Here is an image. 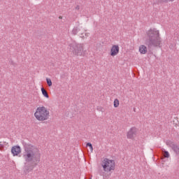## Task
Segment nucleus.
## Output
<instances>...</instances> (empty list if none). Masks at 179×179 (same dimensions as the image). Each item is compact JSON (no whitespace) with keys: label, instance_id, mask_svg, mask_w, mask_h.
Returning a JSON list of instances; mask_svg holds the SVG:
<instances>
[{"label":"nucleus","instance_id":"nucleus-15","mask_svg":"<svg viewBox=\"0 0 179 179\" xmlns=\"http://www.w3.org/2000/svg\"><path fill=\"white\" fill-rule=\"evenodd\" d=\"M113 106H114L115 108H117V107H118V106H120V101L117 99H115L114 100Z\"/></svg>","mask_w":179,"mask_h":179},{"label":"nucleus","instance_id":"nucleus-14","mask_svg":"<svg viewBox=\"0 0 179 179\" xmlns=\"http://www.w3.org/2000/svg\"><path fill=\"white\" fill-rule=\"evenodd\" d=\"M162 155L164 157H170V153H169V151H166L165 150H162Z\"/></svg>","mask_w":179,"mask_h":179},{"label":"nucleus","instance_id":"nucleus-18","mask_svg":"<svg viewBox=\"0 0 179 179\" xmlns=\"http://www.w3.org/2000/svg\"><path fill=\"white\" fill-rule=\"evenodd\" d=\"M79 9H80V6H77L76 7V10H79Z\"/></svg>","mask_w":179,"mask_h":179},{"label":"nucleus","instance_id":"nucleus-7","mask_svg":"<svg viewBox=\"0 0 179 179\" xmlns=\"http://www.w3.org/2000/svg\"><path fill=\"white\" fill-rule=\"evenodd\" d=\"M138 132V130L136 127H131L129 131L127 132V138L128 139H134L135 136H136V133Z\"/></svg>","mask_w":179,"mask_h":179},{"label":"nucleus","instance_id":"nucleus-22","mask_svg":"<svg viewBox=\"0 0 179 179\" xmlns=\"http://www.w3.org/2000/svg\"><path fill=\"white\" fill-rule=\"evenodd\" d=\"M90 179H92V178H90Z\"/></svg>","mask_w":179,"mask_h":179},{"label":"nucleus","instance_id":"nucleus-2","mask_svg":"<svg viewBox=\"0 0 179 179\" xmlns=\"http://www.w3.org/2000/svg\"><path fill=\"white\" fill-rule=\"evenodd\" d=\"M148 38L145 40V45L148 48H152V47H162V38L160 37V33L159 30L156 29H150L147 32Z\"/></svg>","mask_w":179,"mask_h":179},{"label":"nucleus","instance_id":"nucleus-1","mask_svg":"<svg viewBox=\"0 0 179 179\" xmlns=\"http://www.w3.org/2000/svg\"><path fill=\"white\" fill-rule=\"evenodd\" d=\"M23 159L25 160L28 165L24 166V173L29 174L30 171H33L41 160V154L40 150L36 147L31 144L24 143V152L22 155Z\"/></svg>","mask_w":179,"mask_h":179},{"label":"nucleus","instance_id":"nucleus-19","mask_svg":"<svg viewBox=\"0 0 179 179\" xmlns=\"http://www.w3.org/2000/svg\"><path fill=\"white\" fill-rule=\"evenodd\" d=\"M162 2H167V0H161ZM171 2H173L174 0H169Z\"/></svg>","mask_w":179,"mask_h":179},{"label":"nucleus","instance_id":"nucleus-9","mask_svg":"<svg viewBox=\"0 0 179 179\" xmlns=\"http://www.w3.org/2000/svg\"><path fill=\"white\" fill-rule=\"evenodd\" d=\"M72 34L73 36H76V34H78L81 38H85V35L83 34V31L80 29V28L78 27H74L72 30Z\"/></svg>","mask_w":179,"mask_h":179},{"label":"nucleus","instance_id":"nucleus-20","mask_svg":"<svg viewBox=\"0 0 179 179\" xmlns=\"http://www.w3.org/2000/svg\"><path fill=\"white\" fill-rule=\"evenodd\" d=\"M59 19H62V16H59Z\"/></svg>","mask_w":179,"mask_h":179},{"label":"nucleus","instance_id":"nucleus-8","mask_svg":"<svg viewBox=\"0 0 179 179\" xmlns=\"http://www.w3.org/2000/svg\"><path fill=\"white\" fill-rule=\"evenodd\" d=\"M11 153L13 156H19L20 153H22V148L19 145H14L11 148Z\"/></svg>","mask_w":179,"mask_h":179},{"label":"nucleus","instance_id":"nucleus-11","mask_svg":"<svg viewBox=\"0 0 179 179\" xmlns=\"http://www.w3.org/2000/svg\"><path fill=\"white\" fill-rule=\"evenodd\" d=\"M139 52L141 54H146L148 52V48L145 46V45H141L139 47Z\"/></svg>","mask_w":179,"mask_h":179},{"label":"nucleus","instance_id":"nucleus-10","mask_svg":"<svg viewBox=\"0 0 179 179\" xmlns=\"http://www.w3.org/2000/svg\"><path fill=\"white\" fill-rule=\"evenodd\" d=\"M120 52V47L117 45H113L110 50V55L111 57H115Z\"/></svg>","mask_w":179,"mask_h":179},{"label":"nucleus","instance_id":"nucleus-4","mask_svg":"<svg viewBox=\"0 0 179 179\" xmlns=\"http://www.w3.org/2000/svg\"><path fill=\"white\" fill-rule=\"evenodd\" d=\"M69 47L73 55H76V57H82L83 55V44L73 41L69 45Z\"/></svg>","mask_w":179,"mask_h":179},{"label":"nucleus","instance_id":"nucleus-17","mask_svg":"<svg viewBox=\"0 0 179 179\" xmlns=\"http://www.w3.org/2000/svg\"><path fill=\"white\" fill-rule=\"evenodd\" d=\"M86 146L90 148L91 152H93V145L90 143H87Z\"/></svg>","mask_w":179,"mask_h":179},{"label":"nucleus","instance_id":"nucleus-6","mask_svg":"<svg viewBox=\"0 0 179 179\" xmlns=\"http://www.w3.org/2000/svg\"><path fill=\"white\" fill-rule=\"evenodd\" d=\"M166 145H169L170 148L173 150L176 155H179V145L172 141H167Z\"/></svg>","mask_w":179,"mask_h":179},{"label":"nucleus","instance_id":"nucleus-5","mask_svg":"<svg viewBox=\"0 0 179 179\" xmlns=\"http://www.w3.org/2000/svg\"><path fill=\"white\" fill-rule=\"evenodd\" d=\"M101 166L103 169V171L108 173L112 170H115V161L105 158L102 162Z\"/></svg>","mask_w":179,"mask_h":179},{"label":"nucleus","instance_id":"nucleus-21","mask_svg":"<svg viewBox=\"0 0 179 179\" xmlns=\"http://www.w3.org/2000/svg\"><path fill=\"white\" fill-rule=\"evenodd\" d=\"M134 111H135V108L134 109Z\"/></svg>","mask_w":179,"mask_h":179},{"label":"nucleus","instance_id":"nucleus-12","mask_svg":"<svg viewBox=\"0 0 179 179\" xmlns=\"http://www.w3.org/2000/svg\"><path fill=\"white\" fill-rule=\"evenodd\" d=\"M6 146H9V143L6 141H0V150H3V148H6Z\"/></svg>","mask_w":179,"mask_h":179},{"label":"nucleus","instance_id":"nucleus-16","mask_svg":"<svg viewBox=\"0 0 179 179\" xmlns=\"http://www.w3.org/2000/svg\"><path fill=\"white\" fill-rule=\"evenodd\" d=\"M46 82L49 87H51V86H52V81H51L50 78H46Z\"/></svg>","mask_w":179,"mask_h":179},{"label":"nucleus","instance_id":"nucleus-13","mask_svg":"<svg viewBox=\"0 0 179 179\" xmlns=\"http://www.w3.org/2000/svg\"><path fill=\"white\" fill-rule=\"evenodd\" d=\"M42 94L44 96V97H46V99H48L50 96L48 95V92H47V90L44 89V87L41 88Z\"/></svg>","mask_w":179,"mask_h":179},{"label":"nucleus","instance_id":"nucleus-3","mask_svg":"<svg viewBox=\"0 0 179 179\" xmlns=\"http://www.w3.org/2000/svg\"><path fill=\"white\" fill-rule=\"evenodd\" d=\"M38 121H45L50 118V111L45 106L38 107L34 113Z\"/></svg>","mask_w":179,"mask_h":179}]
</instances>
